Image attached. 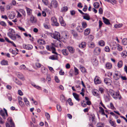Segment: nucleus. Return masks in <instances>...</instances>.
Returning <instances> with one entry per match:
<instances>
[{"mask_svg": "<svg viewBox=\"0 0 127 127\" xmlns=\"http://www.w3.org/2000/svg\"><path fill=\"white\" fill-rule=\"evenodd\" d=\"M109 93L113 97L116 99H117L118 96L119 95V92H115L112 90H109Z\"/></svg>", "mask_w": 127, "mask_h": 127, "instance_id": "f257e3e1", "label": "nucleus"}, {"mask_svg": "<svg viewBox=\"0 0 127 127\" xmlns=\"http://www.w3.org/2000/svg\"><path fill=\"white\" fill-rule=\"evenodd\" d=\"M8 123L6 124V127H14V124L11 118L10 117H9L7 119Z\"/></svg>", "mask_w": 127, "mask_h": 127, "instance_id": "f03ea898", "label": "nucleus"}, {"mask_svg": "<svg viewBox=\"0 0 127 127\" xmlns=\"http://www.w3.org/2000/svg\"><path fill=\"white\" fill-rule=\"evenodd\" d=\"M52 37L57 40H58L59 39H60V33L57 32H55L54 33L52 34Z\"/></svg>", "mask_w": 127, "mask_h": 127, "instance_id": "7ed1b4c3", "label": "nucleus"}, {"mask_svg": "<svg viewBox=\"0 0 127 127\" xmlns=\"http://www.w3.org/2000/svg\"><path fill=\"white\" fill-rule=\"evenodd\" d=\"M8 32L7 33L8 36L10 38L15 33V31L12 28H10L8 30Z\"/></svg>", "mask_w": 127, "mask_h": 127, "instance_id": "20e7f679", "label": "nucleus"}, {"mask_svg": "<svg viewBox=\"0 0 127 127\" xmlns=\"http://www.w3.org/2000/svg\"><path fill=\"white\" fill-rule=\"evenodd\" d=\"M57 1L55 0H53L51 1L50 6L48 7L50 9H51L52 7L56 8L57 7Z\"/></svg>", "mask_w": 127, "mask_h": 127, "instance_id": "39448f33", "label": "nucleus"}, {"mask_svg": "<svg viewBox=\"0 0 127 127\" xmlns=\"http://www.w3.org/2000/svg\"><path fill=\"white\" fill-rule=\"evenodd\" d=\"M51 20L53 25L56 26H59V24L57 22V19L55 17H52Z\"/></svg>", "mask_w": 127, "mask_h": 127, "instance_id": "423d86ee", "label": "nucleus"}, {"mask_svg": "<svg viewBox=\"0 0 127 127\" xmlns=\"http://www.w3.org/2000/svg\"><path fill=\"white\" fill-rule=\"evenodd\" d=\"M121 74L120 72L116 71L114 74L113 77L115 80L119 79L121 77Z\"/></svg>", "mask_w": 127, "mask_h": 127, "instance_id": "0eeeda50", "label": "nucleus"}, {"mask_svg": "<svg viewBox=\"0 0 127 127\" xmlns=\"http://www.w3.org/2000/svg\"><path fill=\"white\" fill-rule=\"evenodd\" d=\"M94 81L96 84H99L101 82L100 78L97 76H96L95 78Z\"/></svg>", "mask_w": 127, "mask_h": 127, "instance_id": "6e6552de", "label": "nucleus"}, {"mask_svg": "<svg viewBox=\"0 0 127 127\" xmlns=\"http://www.w3.org/2000/svg\"><path fill=\"white\" fill-rule=\"evenodd\" d=\"M104 82L107 85H111L112 82V80L109 78H106L104 79Z\"/></svg>", "mask_w": 127, "mask_h": 127, "instance_id": "1a4fd4ad", "label": "nucleus"}, {"mask_svg": "<svg viewBox=\"0 0 127 127\" xmlns=\"http://www.w3.org/2000/svg\"><path fill=\"white\" fill-rule=\"evenodd\" d=\"M23 47L25 49H27L30 50L32 49L33 48L32 46L30 44L26 45L24 44L23 45Z\"/></svg>", "mask_w": 127, "mask_h": 127, "instance_id": "9d476101", "label": "nucleus"}, {"mask_svg": "<svg viewBox=\"0 0 127 127\" xmlns=\"http://www.w3.org/2000/svg\"><path fill=\"white\" fill-rule=\"evenodd\" d=\"M26 9L28 15L31 16L32 14V10L27 7H25Z\"/></svg>", "mask_w": 127, "mask_h": 127, "instance_id": "9b49d317", "label": "nucleus"}, {"mask_svg": "<svg viewBox=\"0 0 127 127\" xmlns=\"http://www.w3.org/2000/svg\"><path fill=\"white\" fill-rule=\"evenodd\" d=\"M92 61L93 64L94 65L96 66L98 65V61L97 60L96 58V57H94Z\"/></svg>", "mask_w": 127, "mask_h": 127, "instance_id": "f8f14e48", "label": "nucleus"}, {"mask_svg": "<svg viewBox=\"0 0 127 127\" xmlns=\"http://www.w3.org/2000/svg\"><path fill=\"white\" fill-rule=\"evenodd\" d=\"M100 49L99 47H97L94 50V53L96 55H98L100 53Z\"/></svg>", "mask_w": 127, "mask_h": 127, "instance_id": "ddd939ff", "label": "nucleus"}, {"mask_svg": "<svg viewBox=\"0 0 127 127\" xmlns=\"http://www.w3.org/2000/svg\"><path fill=\"white\" fill-rule=\"evenodd\" d=\"M58 55H53L49 57V59L53 60H57L58 59Z\"/></svg>", "mask_w": 127, "mask_h": 127, "instance_id": "4468645a", "label": "nucleus"}, {"mask_svg": "<svg viewBox=\"0 0 127 127\" xmlns=\"http://www.w3.org/2000/svg\"><path fill=\"white\" fill-rule=\"evenodd\" d=\"M89 120L91 121L92 122L95 121V116L94 114H92L89 116Z\"/></svg>", "mask_w": 127, "mask_h": 127, "instance_id": "2eb2a0df", "label": "nucleus"}, {"mask_svg": "<svg viewBox=\"0 0 127 127\" xmlns=\"http://www.w3.org/2000/svg\"><path fill=\"white\" fill-rule=\"evenodd\" d=\"M102 19L103 21V22L106 24L107 25L110 24V23L109 20L104 17H103Z\"/></svg>", "mask_w": 127, "mask_h": 127, "instance_id": "dca6fc26", "label": "nucleus"}, {"mask_svg": "<svg viewBox=\"0 0 127 127\" xmlns=\"http://www.w3.org/2000/svg\"><path fill=\"white\" fill-rule=\"evenodd\" d=\"M90 29L89 28H87L86 29L84 32V34L85 35H88L90 33Z\"/></svg>", "mask_w": 127, "mask_h": 127, "instance_id": "f3484780", "label": "nucleus"}, {"mask_svg": "<svg viewBox=\"0 0 127 127\" xmlns=\"http://www.w3.org/2000/svg\"><path fill=\"white\" fill-rule=\"evenodd\" d=\"M88 47L91 48H93L95 46V45L94 43L92 42H89L88 43Z\"/></svg>", "mask_w": 127, "mask_h": 127, "instance_id": "a211bd4d", "label": "nucleus"}, {"mask_svg": "<svg viewBox=\"0 0 127 127\" xmlns=\"http://www.w3.org/2000/svg\"><path fill=\"white\" fill-rule=\"evenodd\" d=\"M76 29V30L79 32H82L83 31V28L80 26H77Z\"/></svg>", "mask_w": 127, "mask_h": 127, "instance_id": "6ab92c4d", "label": "nucleus"}, {"mask_svg": "<svg viewBox=\"0 0 127 127\" xmlns=\"http://www.w3.org/2000/svg\"><path fill=\"white\" fill-rule=\"evenodd\" d=\"M0 64L2 65H8V62L4 60H2L0 62Z\"/></svg>", "mask_w": 127, "mask_h": 127, "instance_id": "aec40b11", "label": "nucleus"}, {"mask_svg": "<svg viewBox=\"0 0 127 127\" xmlns=\"http://www.w3.org/2000/svg\"><path fill=\"white\" fill-rule=\"evenodd\" d=\"M73 95L75 99L79 101L80 100L79 98V95L75 93H73Z\"/></svg>", "mask_w": 127, "mask_h": 127, "instance_id": "412c9836", "label": "nucleus"}, {"mask_svg": "<svg viewBox=\"0 0 127 127\" xmlns=\"http://www.w3.org/2000/svg\"><path fill=\"white\" fill-rule=\"evenodd\" d=\"M84 14V15L83 16V18L87 20H89L90 18L89 14L87 13H85Z\"/></svg>", "mask_w": 127, "mask_h": 127, "instance_id": "4be33fe9", "label": "nucleus"}, {"mask_svg": "<svg viewBox=\"0 0 127 127\" xmlns=\"http://www.w3.org/2000/svg\"><path fill=\"white\" fill-rule=\"evenodd\" d=\"M86 44L85 42H83L79 45V47L81 48H83L85 47L86 46Z\"/></svg>", "mask_w": 127, "mask_h": 127, "instance_id": "5701e85b", "label": "nucleus"}, {"mask_svg": "<svg viewBox=\"0 0 127 127\" xmlns=\"http://www.w3.org/2000/svg\"><path fill=\"white\" fill-rule=\"evenodd\" d=\"M99 91L96 89H94L93 92V93L94 95L96 96H98L99 95Z\"/></svg>", "mask_w": 127, "mask_h": 127, "instance_id": "b1692460", "label": "nucleus"}, {"mask_svg": "<svg viewBox=\"0 0 127 127\" xmlns=\"http://www.w3.org/2000/svg\"><path fill=\"white\" fill-rule=\"evenodd\" d=\"M80 69L81 71L83 73H86L87 72L86 70L84 67L80 65L79 66Z\"/></svg>", "mask_w": 127, "mask_h": 127, "instance_id": "393cba45", "label": "nucleus"}, {"mask_svg": "<svg viewBox=\"0 0 127 127\" xmlns=\"http://www.w3.org/2000/svg\"><path fill=\"white\" fill-rule=\"evenodd\" d=\"M62 52L64 56H67L68 54V53L67 50L66 49H64L62 50Z\"/></svg>", "mask_w": 127, "mask_h": 127, "instance_id": "a878e982", "label": "nucleus"}, {"mask_svg": "<svg viewBox=\"0 0 127 127\" xmlns=\"http://www.w3.org/2000/svg\"><path fill=\"white\" fill-rule=\"evenodd\" d=\"M17 77L20 79L24 80V76L23 74L20 73H18L17 74Z\"/></svg>", "mask_w": 127, "mask_h": 127, "instance_id": "bb28decb", "label": "nucleus"}, {"mask_svg": "<svg viewBox=\"0 0 127 127\" xmlns=\"http://www.w3.org/2000/svg\"><path fill=\"white\" fill-rule=\"evenodd\" d=\"M30 21L33 23H35L36 22V19L33 17H31Z\"/></svg>", "mask_w": 127, "mask_h": 127, "instance_id": "cd10ccee", "label": "nucleus"}, {"mask_svg": "<svg viewBox=\"0 0 127 127\" xmlns=\"http://www.w3.org/2000/svg\"><path fill=\"white\" fill-rule=\"evenodd\" d=\"M67 48L70 53H73L74 52V49L72 47L68 46L67 47Z\"/></svg>", "mask_w": 127, "mask_h": 127, "instance_id": "c85d7f7f", "label": "nucleus"}, {"mask_svg": "<svg viewBox=\"0 0 127 127\" xmlns=\"http://www.w3.org/2000/svg\"><path fill=\"white\" fill-rule=\"evenodd\" d=\"M0 114L2 116L3 118L4 119H5V112L2 110H1L0 111Z\"/></svg>", "mask_w": 127, "mask_h": 127, "instance_id": "c756f323", "label": "nucleus"}, {"mask_svg": "<svg viewBox=\"0 0 127 127\" xmlns=\"http://www.w3.org/2000/svg\"><path fill=\"white\" fill-rule=\"evenodd\" d=\"M68 10V7L66 6H65L62 8L61 11L62 12H66Z\"/></svg>", "mask_w": 127, "mask_h": 127, "instance_id": "7c9ffc66", "label": "nucleus"}, {"mask_svg": "<svg viewBox=\"0 0 127 127\" xmlns=\"http://www.w3.org/2000/svg\"><path fill=\"white\" fill-rule=\"evenodd\" d=\"M38 43L40 44L43 45L45 44V42L44 40L42 39H39L37 40Z\"/></svg>", "mask_w": 127, "mask_h": 127, "instance_id": "2f4dec72", "label": "nucleus"}, {"mask_svg": "<svg viewBox=\"0 0 127 127\" xmlns=\"http://www.w3.org/2000/svg\"><path fill=\"white\" fill-rule=\"evenodd\" d=\"M106 68L108 69H110L111 68L112 65L110 63H107L106 64Z\"/></svg>", "mask_w": 127, "mask_h": 127, "instance_id": "473e14b6", "label": "nucleus"}, {"mask_svg": "<svg viewBox=\"0 0 127 127\" xmlns=\"http://www.w3.org/2000/svg\"><path fill=\"white\" fill-rule=\"evenodd\" d=\"M15 82L16 84L19 85L21 86L22 85V83L16 78L15 79Z\"/></svg>", "mask_w": 127, "mask_h": 127, "instance_id": "72a5a7b5", "label": "nucleus"}, {"mask_svg": "<svg viewBox=\"0 0 127 127\" xmlns=\"http://www.w3.org/2000/svg\"><path fill=\"white\" fill-rule=\"evenodd\" d=\"M104 124L101 123H99L96 125L97 127H104Z\"/></svg>", "mask_w": 127, "mask_h": 127, "instance_id": "f704fd0d", "label": "nucleus"}, {"mask_svg": "<svg viewBox=\"0 0 127 127\" xmlns=\"http://www.w3.org/2000/svg\"><path fill=\"white\" fill-rule=\"evenodd\" d=\"M123 44L124 45H127V39L126 38H124L122 40Z\"/></svg>", "mask_w": 127, "mask_h": 127, "instance_id": "c9c22d12", "label": "nucleus"}, {"mask_svg": "<svg viewBox=\"0 0 127 127\" xmlns=\"http://www.w3.org/2000/svg\"><path fill=\"white\" fill-rule=\"evenodd\" d=\"M99 44L101 46H103L105 45V42L102 40H101L99 42Z\"/></svg>", "mask_w": 127, "mask_h": 127, "instance_id": "e433bc0d", "label": "nucleus"}, {"mask_svg": "<svg viewBox=\"0 0 127 127\" xmlns=\"http://www.w3.org/2000/svg\"><path fill=\"white\" fill-rule=\"evenodd\" d=\"M94 6L95 8H97L99 7V4L97 2L95 3L94 4Z\"/></svg>", "mask_w": 127, "mask_h": 127, "instance_id": "4c0bfd02", "label": "nucleus"}, {"mask_svg": "<svg viewBox=\"0 0 127 127\" xmlns=\"http://www.w3.org/2000/svg\"><path fill=\"white\" fill-rule=\"evenodd\" d=\"M123 62L122 61H120L118 63V67L119 68L121 67L123 65Z\"/></svg>", "mask_w": 127, "mask_h": 127, "instance_id": "58836bf2", "label": "nucleus"}, {"mask_svg": "<svg viewBox=\"0 0 127 127\" xmlns=\"http://www.w3.org/2000/svg\"><path fill=\"white\" fill-rule=\"evenodd\" d=\"M19 11L24 16H26V12L23 9H19Z\"/></svg>", "mask_w": 127, "mask_h": 127, "instance_id": "ea45409f", "label": "nucleus"}, {"mask_svg": "<svg viewBox=\"0 0 127 127\" xmlns=\"http://www.w3.org/2000/svg\"><path fill=\"white\" fill-rule=\"evenodd\" d=\"M82 28H86L87 26V23L85 22H82Z\"/></svg>", "mask_w": 127, "mask_h": 127, "instance_id": "a19ab883", "label": "nucleus"}, {"mask_svg": "<svg viewBox=\"0 0 127 127\" xmlns=\"http://www.w3.org/2000/svg\"><path fill=\"white\" fill-rule=\"evenodd\" d=\"M109 122L112 126L114 127H116V124L114 122L110 120L109 121Z\"/></svg>", "mask_w": 127, "mask_h": 127, "instance_id": "79ce46f5", "label": "nucleus"}, {"mask_svg": "<svg viewBox=\"0 0 127 127\" xmlns=\"http://www.w3.org/2000/svg\"><path fill=\"white\" fill-rule=\"evenodd\" d=\"M123 26V24H120L118 25L116 24L114 26V27L116 28H119L122 27Z\"/></svg>", "mask_w": 127, "mask_h": 127, "instance_id": "37998d69", "label": "nucleus"}, {"mask_svg": "<svg viewBox=\"0 0 127 127\" xmlns=\"http://www.w3.org/2000/svg\"><path fill=\"white\" fill-rule=\"evenodd\" d=\"M117 49L119 51H121L122 50V46L120 45L119 44H117Z\"/></svg>", "mask_w": 127, "mask_h": 127, "instance_id": "c03bdc74", "label": "nucleus"}, {"mask_svg": "<svg viewBox=\"0 0 127 127\" xmlns=\"http://www.w3.org/2000/svg\"><path fill=\"white\" fill-rule=\"evenodd\" d=\"M12 39L13 40H15L17 38L16 36V34H15L10 38Z\"/></svg>", "mask_w": 127, "mask_h": 127, "instance_id": "a18cd8bd", "label": "nucleus"}, {"mask_svg": "<svg viewBox=\"0 0 127 127\" xmlns=\"http://www.w3.org/2000/svg\"><path fill=\"white\" fill-rule=\"evenodd\" d=\"M45 116L48 120L50 119V117L49 114L47 113H45Z\"/></svg>", "mask_w": 127, "mask_h": 127, "instance_id": "49530a36", "label": "nucleus"}, {"mask_svg": "<svg viewBox=\"0 0 127 127\" xmlns=\"http://www.w3.org/2000/svg\"><path fill=\"white\" fill-rule=\"evenodd\" d=\"M60 99L62 102H64L65 101L64 97L63 95H61Z\"/></svg>", "mask_w": 127, "mask_h": 127, "instance_id": "de8ad7c7", "label": "nucleus"}, {"mask_svg": "<svg viewBox=\"0 0 127 127\" xmlns=\"http://www.w3.org/2000/svg\"><path fill=\"white\" fill-rule=\"evenodd\" d=\"M44 24H46V25H50L49 23V21L48 19H46L45 21V23Z\"/></svg>", "mask_w": 127, "mask_h": 127, "instance_id": "09e8293b", "label": "nucleus"}, {"mask_svg": "<svg viewBox=\"0 0 127 127\" xmlns=\"http://www.w3.org/2000/svg\"><path fill=\"white\" fill-rule=\"evenodd\" d=\"M74 70L75 72V75H76L78 74V69L76 67H74Z\"/></svg>", "mask_w": 127, "mask_h": 127, "instance_id": "8fccbe9b", "label": "nucleus"}, {"mask_svg": "<svg viewBox=\"0 0 127 127\" xmlns=\"http://www.w3.org/2000/svg\"><path fill=\"white\" fill-rule=\"evenodd\" d=\"M61 26L64 27H65L66 25V23H65L64 21V20L62 22H60Z\"/></svg>", "mask_w": 127, "mask_h": 127, "instance_id": "3c124183", "label": "nucleus"}, {"mask_svg": "<svg viewBox=\"0 0 127 127\" xmlns=\"http://www.w3.org/2000/svg\"><path fill=\"white\" fill-rule=\"evenodd\" d=\"M0 24L2 26L5 27L6 26V25L5 22L3 21H2L0 23Z\"/></svg>", "mask_w": 127, "mask_h": 127, "instance_id": "603ef678", "label": "nucleus"}, {"mask_svg": "<svg viewBox=\"0 0 127 127\" xmlns=\"http://www.w3.org/2000/svg\"><path fill=\"white\" fill-rule=\"evenodd\" d=\"M42 2L46 5H47L48 4V1L47 0H42Z\"/></svg>", "mask_w": 127, "mask_h": 127, "instance_id": "864d4df0", "label": "nucleus"}, {"mask_svg": "<svg viewBox=\"0 0 127 127\" xmlns=\"http://www.w3.org/2000/svg\"><path fill=\"white\" fill-rule=\"evenodd\" d=\"M69 104L70 105H73V103L71 102V99L70 98H69L67 100Z\"/></svg>", "mask_w": 127, "mask_h": 127, "instance_id": "5fc2aeb1", "label": "nucleus"}, {"mask_svg": "<svg viewBox=\"0 0 127 127\" xmlns=\"http://www.w3.org/2000/svg\"><path fill=\"white\" fill-rule=\"evenodd\" d=\"M26 68L25 65L24 64H22L19 67V69H24Z\"/></svg>", "mask_w": 127, "mask_h": 127, "instance_id": "6e6d98bb", "label": "nucleus"}, {"mask_svg": "<svg viewBox=\"0 0 127 127\" xmlns=\"http://www.w3.org/2000/svg\"><path fill=\"white\" fill-rule=\"evenodd\" d=\"M57 110L59 111H61L62 109L60 105H57Z\"/></svg>", "mask_w": 127, "mask_h": 127, "instance_id": "4d7b16f0", "label": "nucleus"}, {"mask_svg": "<svg viewBox=\"0 0 127 127\" xmlns=\"http://www.w3.org/2000/svg\"><path fill=\"white\" fill-rule=\"evenodd\" d=\"M88 38L90 40L92 41L94 38V37L93 35H90L89 36Z\"/></svg>", "mask_w": 127, "mask_h": 127, "instance_id": "13d9d810", "label": "nucleus"}, {"mask_svg": "<svg viewBox=\"0 0 127 127\" xmlns=\"http://www.w3.org/2000/svg\"><path fill=\"white\" fill-rule=\"evenodd\" d=\"M105 51L107 52H109L110 51V49L108 46H106L105 48Z\"/></svg>", "mask_w": 127, "mask_h": 127, "instance_id": "bf43d9fd", "label": "nucleus"}, {"mask_svg": "<svg viewBox=\"0 0 127 127\" xmlns=\"http://www.w3.org/2000/svg\"><path fill=\"white\" fill-rule=\"evenodd\" d=\"M99 91L100 92L101 94L103 93L104 91V89L102 88H100L99 89Z\"/></svg>", "mask_w": 127, "mask_h": 127, "instance_id": "052dcab7", "label": "nucleus"}, {"mask_svg": "<svg viewBox=\"0 0 127 127\" xmlns=\"http://www.w3.org/2000/svg\"><path fill=\"white\" fill-rule=\"evenodd\" d=\"M39 53L43 55L46 54L47 53V52L45 51H40L39 52Z\"/></svg>", "mask_w": 127, "mask_h": 127, "instance_id": "680f3d73", "label": "nucleus"}, {"mask_svg": "<svg viewBox=\"0 0 127 127\" xmlns=\"http://www.w3.org/2000/svg\"><path fill=\"white\" fill-rule=\"evenodd\" d=\"M98 12L100 14H102L103 12L102 9L101 8H100L99 9Z\"/></svg>", "mask_w": 127, "mask_h": 127, "instance_id": "e2e57ef3", "label": "nucleus"}, {"mask_svg": "<svg viewBox=\"0 0 127 127\" xmlns=\"http://www.w3.org/2000/svg\"><path fill=\"white\" fill-rule=\"evenodd\" d=\"M44 27L46 29H49L50 27V25H46V24H43Z\"/></svg>", "mask_w": 127, "mask_h": 127, "instance_id": "0e129e2a", "label": "nucleus"}, {"mask_svg": "<svg viewBox=\"0 0 127 127\" xmlns=\"http://www.w3.org/2000/svg\"><path fill=\"white\" fill-rule=\"evenodd\" d=\"M8 17L10 19H12L14 18L15 16L14 15H12L11 14H10L9 15Z\"/></svg>", "mask_w": 127, "mask_h": 127, "instance_id": "69168bd1", "label": "nucleus"}, {"mask_svg": "<svg viewBox=\"0 0 127 127\" xmlns=\"http://www.w3.org/2000/svg\"><path fill=\"white\" fill-rule=\"evenodd\" d=\"M36 66L38 68H40L41 67V65L39 63H36L35 64Z\"/></svg>", "mask_w": 127, "mask_h": 127, "instance_id": "338daca9", "label": "nucleus"}, {"mask_svg": "<svg viewBox=\"0 0 127 127\" xmlns=\"http://www.w3.org/2000/svg\"><path fill=\"white\" fill-rule=\"evenodd\" d=\"M16 12L17 13V17L20 18L22 17V15L18 11H16Z\"/></svg>", "mask_w": 127, "mask_h": 127, "instance_id": "774afa93", "label": "nucleus"}]
</instances>
